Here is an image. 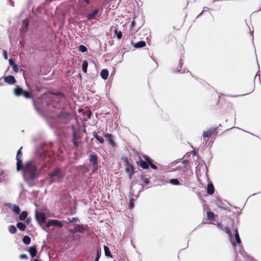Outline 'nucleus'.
<instances>
[{
  "label": "nucleus",
  "instance_id": "obj_2",
  "mask_svg": "<svg viewBox=\"0 0 261 261\" xmlns=\"http://www.w3.org/2000/svg\"><path fill=\"white\" fill-rule=\"evenodd\" d=\"M124 167L126 172L129 175V178H131L132 176L134 173V167L129 163L126 158L124 159Z\"/></svg>",
  "mask_w": 261,
  "mask_h": 261
},
{
  "label": "nucleus",
  "instance_id": "obj_23",
  "mask_svg": "<svg viewBox=\"0 0 261 261\" xmlns=\"http://www.w3.org/2000/svg\"><path fill=\"white\" fill-rule=\"evenodd\" d=\"M22 241L25 244L28 245L31 243V238L29 236H24L23 238Z\"/></svg>",
  "mask_w": 261,
  "mask_h": 261
},
{
  "label": "nucleus",
  "instance_id": "obj_35",
  "mask_svg": "<svg viewBox=\"0 0 261 261\" xmlns=\"http://www.w3.org/2000/svg\"><path fill=\"white\" fill-rule=\"evenodd\" d=\"M9 64L12 66V67L13 66V65H15V64L14 63V62H13V60L10 59H9Z\"/></svg>",
  "mask_w": 261,
  "mask_h": 261
},
{
  "label": "nucleus",
  "instance_id": "obj_32",
  "mask_svg": "<svg viewBox=\"0 0 261 261\" xmlns=\"http://www.w3.org/2000/svg\"><path fill=\"white\" fill-rule=\"evenodd\" d=\"M12 68L15 72H18L19 70V67L16 64L13 65Z\"/></svg>",
  "mask_w": 261,
  "mask_h": 261
},
{
  "label": "nucleus",
  "instance_id": "obj_14",
  "mask_svg": "<svg viewBox=\"0 0 261 261\" xmlns=\"http://www.w3.org/2000/svg\"><path fill=\"white\" fill-rule=\"evenodd\" d=\"M29 252L31 255L32 257H34L37 254V248L35 246L31 247L29 250Z\"/></svg>",
  "mask_w": 261,
  "mask_h": 261
},
{
  "label": "nucleus",
  "instance_id": "obj_36",
  "mask_svg": "<svg viewBox=\"0 0 261 261\" xmlns=\"http://www.w3.org/2000/svg\"><path fill=\"white\" fill-rule=\"evenodd\" d=\"M3 54H4V58L6 60H7L8 59V56H7V51L6 50H4L3 51Z\"/></svg>",
  "mask_w": 261,
  "mask_h": 261
},
{
  "label": "nucleus",
  "instance_id": "obj_18",
  "mask_svg": "<svg viewBox=\"0 0 261 261\" xmlns=\"http://www.w3.org/2000/svg\"><path fill=\"white\" fill-rule=\"evenodd\" d=\"M146 45V42L144 41H141L136 43L134 45V47L135 48H140L145 46Z\"/></svg>",
  "mask_w": 261,
  "mask_h": 261
},
{
  "label": "nucleus",
  "instance_id": "obj_16",
  "mask_svg": "<svg viewBox=\"0 0 261 261\" xmlns=\"http://www.w3.org/2000/svg\"><path fill=\"white\" fill-rule=\"evenodd\" d=\"M108 75H109V72L107 70L102 69L101 71L100 76L103 79L106 80L108 78Z\"/></svg>",
  "mask_w": 261,
  "mask_h": 261
},
{
  "label": "nucleus",
  "instance_id": "obj_7",
  "mask_svg": "<svg viewBox=\"0 0 261 261\" xmlns=\"http://www.w3.org/2000/svg\"><path fill=\"white\" fill-rule=\"evenodd\" d=\"M21 147L18 150L17 156H16V160H17V171H19L21 169V167L22 166V161L20 159V158L21 157L22 153L21 152Z\"/></svg>",
  "mask_w": 261,
  "mask_h": 261
},
{
  "label": "nucleus",
  "instance_id": "obj_38",
  "mask_svg": "<svg viewBox=\"0 0 261 261\" xmlns=\"http://www.w3.org/2000/svg\"><path fill=\"white\" fill-rule=\"evenodd\" d=\"M117 37L118 39H120L122 37V34L121 33V32H119L117 35Z\"/></svg>",
  "mask_w": 261,
  "mask_h": 261
},
{
  "label": "nucleus",
  "instance_id": "obj_13",
  "mask_svg": "<svg viewBox=\"0 0 261 261\" xmlns=\"http://www.w3.org/2000/svg\"><path fill=\"white\" fill-rule=\"evenodd\" d=\"M89 161L93 163L94 167L96 168L97 164L96 156L95 155L91 154L89 156Z\"/></svg>",
  "mask_w": 261,
  "mask_h": 261
},
{
  "label": "nucleus",
  "instance_id": "obj_6",
  "mask_svg": "<svg viewBox=\"0 0 261 261\" xmlns=\"http://www.w3.org/2000/svg\"><path fill=\"white\" fill-rule=\"evenodd\" d=\"M51 226H57L59 227H62L63 223L57 220H51L46 223V226L48 228Z\"/></svg>",
  "mask_w": 261,
  "mask_h": 261
},
{
  "label": "nucleus",
  "instance_id": "obj_43",
  "mask_svg": "<svg viewBox=\"0 0 261 261\" xmlns=\"http://www.w3.org/2000/svg\"><path fill=\"white\" fill-rule=\"evenodd\" d=\"M129 206L130 208H132L133 207V204H130Z\"/></svg>",
  "mask_w": 261,
  "mask_h": 261
},
{
  "label": "nucleus",
  "instance_id": "obj_9",
  "mask_svg": "<svg viewBox=\"0 0 261 261\" xmlns=\"http://www.w3.org/2000/svg\"><path fill=\"white\" fill-rule=\"evenodd\" d=\"M7 205L16 214H19L20 213V210L19 206L18 205H12L11 204H9Z\"/></svg>",
  "mask_w": 261,
  "mask_h": 261
},
{
  "label": "nucleus",
  "instance_id": "obj_1",
  "mask_svg": "<svg viewBox=\"0 0 261 261\" xmlns=\"http://www.w3.org/2000/svg\"><path fill=\"white\" fill-rule=\"evenodd\" d=\"M23 176L26 180H32L36 177V167L32 162H28L25 165L23 170Z\"/></svg>",
  "mask_w": 261,
  "mask_h": 261
},
{
  "label": "nucleus",
  "instance_id": "obj_28",
  "mask_svg": "<svg viewBox=\"0 0 261 261\" xmlns=\"http://www.w3.org/2000/svg\"><path fill=\"white\" fill-rule=\"evenodd\" d=\"M79 50L82 52V53H85V52H86L87 50V49L86 48V46H85L84 45H81L80 46H79Z\"/></svg>",
  "mask_w": 261,
  "mask_h": 261
},
{
  "label": "nucleus",
  "instance_id": "obj_30",
  "mask_svg": "<svg viewBox=\"0 0 261 261\" xmlns=\"http://www.w3.org/2000/svg\"><path fill=\"white\" fill-rule=\"evenodd\" d=\"M145 159L150 163V166L151 168L153 169H156L157 168V167L155 165L150 163L148 158H145Z\"/></svg>",
  "mask_w": 261,
  "mask_h": 261
},
{
  "label": "nucleus",
  "instance_id": "obj_12",
  "mask_svg": "<svg viewBox=\"0 0 261 261\" xmlns=\"http://www.w3.org/2000/svg\"><path fill=\"white\" fill-rule=\"evenodd\" d=\"M85 230L86 229L83 225H78L75 227L73 233H74L76 232L83 233Z\"/></svg>",
  "mask_w": 261,
  "mask_h": 261
},
{
  "label": "nucleus",
  "instance_id": "obj_26",
  "mask_svg": "<svg viewBox=\"0 0 261 261\" xmlns=\"http://www.w3.org/2000/svg\"><path fill=\"white\" fill-rule=\"evenodd\" d=\"M9 231L11 233L14 234L16 231V228L14 225H10L9 227Z\"/></svg>",
  "mask_w": 261,
  "mask_h": 261
},
{
  "label": "nucleus",
  "instance_id": "obj_40",
  "mask_svg": "<svg viewBox=\"0 0 261 261\" xmlns=\"http://www.w3.org/2000/svg\"><path fill=\"white\" fill-rule=\"evenodd\" d=\"M135 25V22L133 20L131 23V28L133 27Z\"/></svg>",
  "mask_w": 261,
  "mask_h": 261
},
{
  "label": "nucleus",
  "instance_id": "obj_3",
  "mask_svg": "<svg viewBox=\"0 0 261 261\" xmlns=\"http://www.w3.org/2000/svg\"><path fill=\"white\" fill-rule=\"evenodd\" d=\"M49 175L50 177H56L57 180L59 181H60L64 176V174L58 168L56 169L53 172L50 173Z\"/></svg>",
  "mask_w": 261,
  "mask_h": 261
},
{
  "label": "nucleus",
  "instance_id": "obj_31",
  "mask_svg": "<svg viewBox=\"0 0 261 261\" xmlns=\"http://www.w3.org/2000/svg\"><path fill=\"white\" fill-rule=\"evenodd\" d=\"M170 182L174 185H179V182L177 179H172L170 180Z\"/></svg>",
  "mask_w": 261,
  "mask_h": 261
},
{
  "label": "nucleus",
  "instance_id": "obj_8",
  "mask_svg": "<svg viewBox=\"0 0 261 261\" xmlns=\"http://www.w3.org/2000/svg\"><path fill=\"white\" fill-rule=\"evenodd\" d=\"M28 214L26 211H23L20 214L19 216V219L21 221H24L25 219L26 222L29 223L30 221V219L29 218L27 219L28 217Z\"/></svg>",
  "mask_w": 261,
  "mask_h": 261
},
{
  "label": "nucleus",
  "instance_id": "obj_17",
  "mask_svg": "<svg viewBox=\"0 0 261 261\" xmlns=\"http://www.w3.org/2000/svg\"><path fill=\"white\" fill-rule=\"evenodd\" d=\"M207 193L210 194H212L214 192V188L212 184H208L207 187Z\"/></svg>",
  "mask_w": 261,
  "mask_h": 261
},
{
  "label": "nucleus",
  "instance_id": "obj_27",
  "mask_svg": "<svg viewBox=\"0 0 261 261\" xmlns=\"http://www.w3.org/2000/svg\"><path fill=\"white\" fill-rule=\"evenodd\" d=\"M104 250L105 255L107 256H111V252L109 250V249L108 247L104 246Z\"/></svg>",
  "mask_w": 261,
  "mask_h": 261
},
{
  "label": "nucleus",
  "instance_id": "obj_41",
  "mask_svg": "<svg viewBox=\"0 0 261 261\" xmlns=\"http://www.w3.org/2000/svg\"><path fill=\"white\" fill-rule=\"evenodd\" d=\"M85 2L87 4H89L90 0H85Z\"/></svg>",
  "mask_w": 261,
  "mask_h": 261
},
{
  "label": "nucleus",
  "instance_id": "obj_37",
  "mask_svg": "<svg viewBox=\"0 0 261 261\" xmlns=\"http://www.w3.org/2000/svg\"><path fill=\"white\" fill-rule=\"evenodd\" d=\"M100 253H101V250H97L96 251V256H98L99 258L100 256Z\"/></svg>",
  "mask_w": 261,
  "mask_h": 261
},
{
  "label": "nucleus",
  "instance_id": "obj_24",
  "mask_svg": "<svg viewBox=\"0 0 261 261\" xmlns=\"http://www.w3.org/2000/svg\"><path fill=\"white\" fill-rule=\"evenodd\" d=\"M93 136L99 142L103 143L104 142V139L102 137L98 136L96 133H93Z\"/></svg>",
  "mask_w": 261,
  "mask_h": 261
},
{
  "label": "nucleus",
  "instance_id": "obj_29",
  "mask_svg": "<svg viewBox=\"0 0 261 261\" xmlns=\"http://www.w3.org/2000/svg\"><path fill=\"white\" fill-rule=\"evenodd\" d=\"M214 216V214L211 212H209L207 214V217L209 220H213Z\"/></svg>",
  "mask_w": 261,
  "mask_h": 261
},
{
  "label": "nucleus",
  "instance_id": "obj_19",
  "mask_svg": "<svg viewBox=\"0 0 261 261\" xmlns=\"http://www.w3.org/2000/svg\"><path fill=\"white\" fill-rule=\"evenodd\" d=\"M17 228L21 231H24L25 229V225L22 222H18L16 224Z\"/></svg>",
  "mask_w": 261,
  "mask_h": 261
},
{
  "label": "nucleus",
  "instance_id": "obj_44",
  "mask_svg": "<svg viewBox=\"0 0 261 261\" xmlns=\"http://www.w3.org/2000/svg\"><path fill=\"white\" fill-rule=\"evenodd\" d=\"M34 261H39V260L37 259H35Z\"/></svg>",
  "mask_w": 261,
  "mask_h": 261
},
{
  "label": "nucleus",
  "instance_id": "obj_33",
  "mask_svg": "<svg viewBox=\"0 0 261 261\" xmlns=\"http://www.w3.org/2000/svg\"><path fill=\"white\" fill-rule=\"evenodd\" d=\"M68 220L69 221V222H71V223H72V222H76V221H78V219L76 218H68Z\"/></svg>",
  "mask_w": 261,
  "mask_h": 261
},
{
  "label": "nucleus",
  "instance_id": "obj_11",
  "mask_svg": "<svg viewBox=\"0 0 261 261\" xmlns=\"http://www.w3.org/2000/svg\"><path fill=\"white\" fill-rule=\"evenodd\" d=\"M105 137L112 146L114 147L115 146V143L113 140V137L111 135L106 134L105 135Z\"/></svg>",
  "mask_w": 261,
  "mask_h": 261
},
{
  "label": "nucleus",
  "instance_id": "obj_45",
  "mask_svg": "<svg viewBox=\"0 0 261 261\" xmlns=\"http://www.w3.org/2000/svg\"><path fill=\"white\" fill-rule=\"evenodd\" d=\"M71 232L72 233H73L74 230H71Z\"/></svg>",
  "mask_w": 261,
  "mask_h": 261
},
{
  "label": "nucleus",
  "instance_id": "obj_46",
  "mask_svg": "<svg viewBox=\"0 0 261 261\" xmlns=\"http://www.w3.org/2000/svg\"><path fill=\"white\" fill-rule=\"evenodd\" d=\"M232 245H235V243H232Z\"/></svg>",
  "mask_w": 261,
  "mask_h": 261
},
{
  "label": "nucleus",
  "instance_id": "obj_4",
  "mask_svg": "<svg viewBox=\"0 0 261 261\" xmlns=\"http://www.w3.org/2000/svg\"><path fill=\"white\" fill-rule=\"evenodd\" d=\"M14 93L17 96L23 95L24 97L27 98L30 97V94L28 91L23 90L19 87H17L15 88Z\"/></svg>",
  "mask_w": 261,
  "mask_h": 261
},
{
  "label": "nucleus",
  "instance_id": "obj_5",
  "mask_svg": "<svg viewBox=\"0 0 261 261\" xmlns=\"http://www.w3.org/2000/svg\"><path fill=\"white\" fill-rule=\"evenodd\" d=\"M35 217L38 222L41 224L45 222L46 217L45 215L43 213H38L37 211L35 212Z\"/></svg>",
  "mask_w": 261,
  "mask_h": 261
},
{
  "label": "nucleus",
  "instance_id": "obj_10",
  "mask_svg": "<svg viewBox=\"0 0 261 261\" xmlns=\"http://www.w3.org/2000/svg\"><path fill=\"white\" fill-rule=\"evenodd\" d=\"M5 81L9 84H13L15 83V79L13 76L8 75L5 77Z\"/></svg>",
  "mask_w": 261,
  "mask_h": 261
},
{
  "label": "nucleus",
  "instance_id": "obj_42",
  "mask_svg": "<svg viewBox=\"0 0 261 261\" xmlns=\"http://www.w3.org/2000/svg\"><path fill=\"white\" fill-rule=\"evenodd\" d=\"M98 260H99V257L98 256H96L95 261H98Z\"/></svg>",
  "mask_w": 261,
  "mask_h": 261
},
{
  "label": "nucleus",
  "instance_id": "obj_22",
  "mask_svg": "<svg viewBox=\"0 0 261 261\" xmlns=\"http://www.w3.org/2000/svg\"><path fill=\"white\" fill-rule=\"evenodd\" d=\"M234 237L237 244H240L241 243V240L239 237V235L238 232V230L236 229Z\"/></svg>",
  "mask_w": 261,
  "mask_h": 261
},
{
  "label": "nucleus",
  "instance_id": "obj_39",
  "mask_svg": "<svg viewBox=\"0 0 261 261\" xmlns=\"http://www.w3.org/2000/svg\"><path fill=\"white\" fill-rule=\"evenodd\" d=\"M226 232L229 235V236H231V233H230V230L228 229V228H226Z\"/></svg>",
  "mask_w": 261,
  "mask_h": 261
},
{
  "label": "nucleus",
  "instance_id": "obj_20",
  "mask_svg": "<svg viewBox=\"0 0 261 261\" xmlns=\"http://www.w3.org/2000/svg\"><path fill=\"white\" fill-rule=\"evenodd\" d=\"M98 13V10H94L91 13L88 15V18L89 19H92L94 18L95 15Z\"/></svg>",
  "mask_w": 261,
  "mask_h": 261
},
{
  "label": "nucleus",
  "instance_id": "obj_21",
  "mask_svg": "<svg viewBox=\"0 0 261 261\" xmlns=\"http://www.w3.org/2000/svg\"><path fill=\"white\" fill-rule=\"evenodd\" d=\"M88 64L87 61H84L82 64V70L84 72L86 73L87 71Z\"/></svg>",
  "mask_w": 261,
  "mask_h": 261
},
{
  "label": "nucleus",
  "instance_id": "obj_25",
  "mask_svg": "<svg viewBox=\"0 0 261 261\" xmlns=\"http://www.w3.org/2000/svg\"><path fill=\"white\" fill-rule=\"evenodd\" d=\"M212 133L213 131L211 129L208 130L207 131H204L203 133V136L204 137H209L211 136Z\"/></svg>",
  "mask_w": 261,
  "mask_h": 261
},
{
  "label": "nucleus",
  "instance_id": "obj_34",
  "mask_svg": "<svg viewBox=\"0 0 261 261\" xmlns=\"http://www.w3.org/2000/svg\"><path fill=\"white\" fill-rule=\"evenodd\" d=\"M19 257L21 259H27L28 256L26 254H22L20 255Z\"/></svg>",
  "mask_w": 261,
  "mask_h": 261
},
{
  "label": "nucleus",
  "instance_id": "obj_15",
  "mask_svg": "<svg viewBox=\"0 0 261 261\" xmlns=\"http://www.w3.org/2000/svg\"><path fill=\"white\" fill-rule=\"evenodd\" d=\"M137 164L138 165L140 166L143 169H148L149 168V165L148 163L144 161H141L140 162H137Z\"/></svg>",
  "mask_w": 261,
  "mask_h": 261
}]
</instances>
